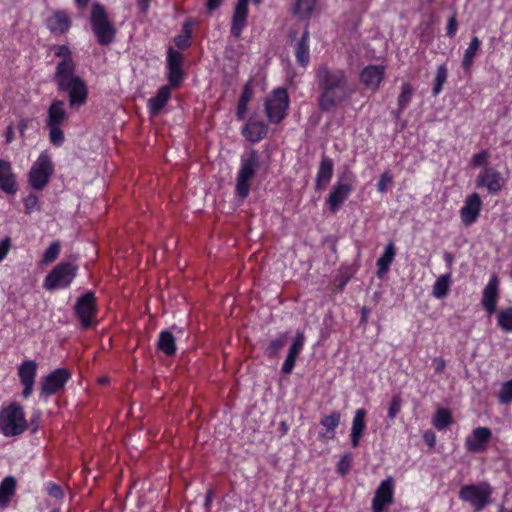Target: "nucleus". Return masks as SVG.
<instances>
[{"mask_svg":"<svg viewBox=\"0 0 512 512\" xmlns=\"http://www.w3.org/2000/svg\"><path fill=\"white\" fill-rule=\"evenodd\" d=\"M316 81L320 90L318 105L325 112L334 111L354 93L342 69L321 66L316 72Z\"/></svg>","mask_w":512,"mask_h":512,"instance_id":"obj_1","label":"nucleus"},{"mask_svg":"<svg viewBox=\"0 0 512 512\" xmlns=\"http://www.w3.org/2000/svg\"><path fill=\"white\" fill-rule=\"evenodd\" d=\"M55 81L59 90L68 94L71 107L82 106L86 103L87 86L83 79L75 74V69L70 62L57 64Z\"/></svg>","mask_w":512,"mask_h":512,"instance_id":"obj_2","label":"nucleus"},{"mask_svg":"<svg viewBox=\"0 0 512 512\" xmlns=\"http://www.w3.org/2000/svg\"><path fill=\"white\" fill-rule=\"evenodd\" d=\"M27 428V421L22 408L12 404L0 412V432L6 437L17 436Z\"/></svg>","mask_w":512,"mask_h":512,"instance_id":"obj_3","label":"nucleus"},{"mask_svg":"<svg viewBox=\"0 0 512 512\" xmlns=\"http://www.w3.org/2000/svg\"><path fill=\"white\" fill-rule=\"evenodd\" d=\"M54 173V165L52 158L47 151L40 153L38 158L33 162L29 173L28 181L35 190H42L50 181Z\"/></svg>","mask_w":512,"mask_h":512,"instance_id":"obj_4","label":"nucleus"},{"mask_svg":"<svg viewBox=\"0 0 512 512\" xmlns=\"http://www.w3.org/2000/svg\"><path fill=\"white\" fill-rule=\"evenodd\" d=\"M259 168V160L256 151H250L242 156L241 165L236 181L237 194L245 198L249 194L250 181Z\"/></svg>","mask_w":512,"mask_h":512,"instance_id":"obj_5","label":"nucleus"},{"mask_svg":"<svg viewBox=\"0 0 512 512\" xmlns=\"http://www.w3.org/2000/svg\"><path fill=\"white\" fill-rule=\"evenodd\" d=\"M77 266L66 262L60 263L45 277L43 287L53 291L67 288L76 277Z\"/></svg>","mask_w":512,"mask_h":512,"instance_id":"obj_6","label":"nucleus"},{"mask_svg":"<svg viewBox=\"0 0 512 512\" xmlns=\"http://www.w3.org/2000/svg\"><path fill=\"white\" fill-rule=\"evenodd\" d=\"M355 175L352 172H346L338 177L337 182L332 187L326 203L332 212H337L342 204L348 199L353 191Z\"/></svg>","mask_w":512,"mask_h":512,"instance_id":"obj_7","label":"nucleus"},{"mask_svg":"<svg viewBox=\"0 0 512 512\" xmlns=\"http://www.w3.org/2000/svg\"><path fill=\"white\" fill-rule=\"evenodd\" d=\"M289 96L284 88L274 89L265 101V112L271 123H279L286 116Z\"/></svg>","mask_w":512,"mask_h":512,"instance_id":"obj_8","label":"nucleus"},{"mask_svg":"<svg viewBox=\"0 0 512 512\" xmlns=\"http://www.w3.org/2000/svg\"><path fill=\"white\" fill-rule=\"evenodd\" d=\"M93 31L101 45H107L114 39L115 29L107 18L102 6L94 4L91 11Z\"/></svg>","mask_w":512,"mask_h":512,"instance_id":"obj_9","label":"nucleus"},{"mask_svg":"<svg viewBox=\"0 0 512 512\" xmlns=\"http://www.w3.org/2000/svg\"><path fill=\"white\" fill-rule=\"evenodd\" d=\"M492 494L491 486L486 483L463 486L459 491V498L469 503L475 510H482L488 503Z\"/></svg>","mask_w":512,"mask_h":512,"instance_id":"obj_10","label":"nucleus"},{"mask_svg":"<svg viewBox=\"0 0 512 512\" xmlns=\"http://www.w3.org/2000/svg\"><path fill=\"white\" fill-rule=\"evenodd\" d=\"M70 377V372L64 368L52 371L41 380L40 396L47 398L60 392L65 387Z\"/></svg>","mask_w":512,"mask_h":512,"instance_id":"obj_11","label":"nucleus"},{"mask_svg":"<svg viewBox=\"0 0 512 512\" xmlns=\"http://www.w3.org/2000/svg\"><path fill=\"white\" fill-rule=\"evenodd\" d=\"M476 187L486 189L491 195L498 194L506 181L502 174L493 167H485L476 178Z\"/></svg>","mask_w":512,"mask_h":512,"instance_id":"obj_12","label":"nucleus"},{"mask_svg":"<svg viewBox=\"0 0 512 512\" xmlns=\"http://www.w3.org/2000/svg\"><path fill=\"white\" fill-rule=\"evenodd\" d=\"M395 482L392 477L383 480L375 491L372 500V512H385L386 507L394 501Z\"/></svg>","mask_w":512,"mask_h":512,"instance_id":"obj_13","label":"nucleus"},{"mask_svg":"<svg viewBox=\"0 0 512 512\" xmlns=\"http://www.w3.org/2000/svg\"><path fill=\"white\" fill-rule=\"evenodd\" d=\"M75 310L82 326L84 328L91 326L95 314V299L93 293L87 292L81 296L76 303Z\"/></svg>","mask_w":512,"mask_h":512,"instance_id":"obj_14","label":"nucleus"},{"mask_svg":"<svg viewBox=\"0 0 512 512\" xmlns=\"http://www.w3.org/2000/svg\"><path fill=\"white\" fill-rule=\"evenodd\" d=\"M482 201L477 193L468 195L464 205L460 210L461 221L465 226H470L476 222L480 215Z\"/></svg>","mask_w":512,"mask_h":512,"instance_id":"obj_15","label":"nucleus"},{"mask_svg":"<svg viewBox=\"0 0 512 512\" xmlns=\"http://www.w3.org/2000/svg\"><path fill=\"white\" fill-rule=\"evenodd\" d=\"M36 371L37 363L34 360L24 361L19 367L18 375L24 386L23 396L25 398H28L33 392Z\"/></svg>","mask_w":512,"mask_h":512,"instance_id":"obj_16","label":"nucleus"},{"mask_svg":"<svg viewBox=\"0 0 512 512\" xmlns=\"http://www.w3.org/2000/svg\"><path fill=\"white\" fill-rule=\"evenodd\" d=\"M499 282L496 276H492L483 290L481 304L487 311L488 315H492L496 311L499 299L498 292Z\"/></svg>","mask_w":512,"mask_h":512,"instance_id":"obj_17","label":"nucleus"},{"mask_svg":"<svg viewBox=\"0 0 512 512\" xmlns=\"http://www.w3.org/2000/svg\"><path fill=\"white\" fill-rule=\"evenodd\" d=\"M385 67L380 65H369L360 74V81L368 89L377 90L384 78Z\"/></svg>","mask_w":512,"mask_h":512,"instance_id":"obj_18","label":"nucleus"},{"mask_svg":"<svg viewBox=\"0 0 512 512\" xmlns=\"http://www.w3.org/2000/svg\"><path fill=\"white\" fill-rule=\"evenodd\" d=\"M491 438V431L486 427L476 428L466 439V447L470 452H482Z\"/></svg>","mask_w":512,"mask_h":512,"instance_id":"obj_19","label":"nucleus"},{"mask_svg":"<svg viewBox=\"0 0 512 512\" xmlns=\"http://www.w3.org/2000/svg\"><path fill=\"white\" fill-rule=\"evenodd\" d=\"M0 190L7 194H15L17 191L16 176L11 163L3 159L0 160Z\"/></svg>","mask_w":512,"mask_h":512,"instance_id":"obj_20","label":"nucleus"},{"mask_svg":"<svg viewBox=\"0 0 512 512\" xmlns=\"http://www.w3.org/2000/svg\"><path fill=\"white\" fill-rule=\"evenodd\" d=\"M167 66L171 85H178L182 80V56L173 48L168 50Z\"/></svg>","mask_w":512,"mask_h":512,"instance_id":"obj_21","label":"nucleus"},{"mask_svg":"<svg viewBox=\"0 0 512 512\" xmlns=\"http://www.w3.org/2000/svg\"><path fill=\"white\" fill-rule=\"evenodd\" d=\"M248 0H238L234 9L231 33L238 37L247 22Z\"/></svg>","mask_w":512,"mask_h":512,"instance_id":"obj_22","label":"nucleus"},{"mask_svg":"<svg viewBox=\"0 0 512 512\" xmlns=\"http://www.w3.org/2000/svg\"><path fill=\"white\" fill-rule=\"evenodd\" d=\"M366 414V410L363 408L357 409L354 413L350 434L351 445L354 448L359 446L360 439L366 429Z\"/></svg>","mask_w":512,"mask_h":512,"instance_id":"obj_23","label":"nucleus"},{"mask_svg":"<svg viewBox=\"0 0 512 512\" xmlns=\"http://www.w3.org/2000/svg\"><path fill=\"white\" fill-rule=\"evenodd\" d=\"M333 167L332 160L327 156H323L316 175L317 190H324L328 186L333 176Z\"/></svg>","mask_w":512,"mask_h":512,"instance_id":"obj_24","label":"nucleus"},{"mask_svg":"<svg viewBox=\"0 0 512 512\" xmlns=\"http://www.w3.org/2000/svg\"><path fill=\"white\" fill-rule=\"evenodd\" d=\"M70 18L64 11H56L47 19V26L53 33L64 34L70 28Z\"/></svg>","mask_w":512,"mask_h":512,"instance_id":"obj_25","label":"nucleus"},{"mask_svg":"<svg viewBox=\"0 0 512 512\" xmlns=\"http://www.w3.org/2000/svg\"><path fill=\"white\" fill-rule=\"evenodd\" d=\"M67 113L65 110V105L60 100H55L51 103L47 111V126H61L62 123L66 120Z\"/></svg>","mask_w":512,"mask_h":512,"instance_id":"obj_26","label":"nucleus"},{"mask_svg":"<svg viewBox=\"0 0 512 512\" xmlns=\"http://www.w3.org/2000/svg\"><path fill=\"white\" fill-rule=\"evenodd\" d=\"M295 56L299 64L306 66L310 60L309 32L305 30L295 46Z\"/></svg>","mask_w":512,"mask_h":512,"instance_id":"obj_27","label":"nucleus"},{"mask_svg":"<svg viewBox=\"0 0 512 512\" xmlns=\"http://www.w3.org/2000/svg\"><path fill=\"white\" fill-rule=\"evenodd\" d=\"M243 134L249 141L257 142L267 134V126L262 121H252L243 128Z\"/></svg>","mask_w":512,"mask_h":512,"instance_id":"obj_28","label":"nucleus"},{"mask_svg":"<svg viewBox=\"0 0 512 512\" xmlns=\"http://www.w3.org/2000/svg\"><path fill=\"white\" fill-rule=\"evenodd\" d=\"M341 421V413L333 411L331 414L324 416L320 423L325 428L326 432L322 434V437L331 440L335 438V430L339 426Z\"/></svg>","mask_w":512,"mask_h":512,"instance_id":"obj_29","label":"nucleus"},{"mask_svg":"<svg viewBox=\"0 0 512 512\" xmlns=\"http://www.w3.org/2000/svg\"><path fill=\"white\" fill-rule=\"evenodd\" d=\"M481 41L477 36H473L468 47L465 49L462 59V67L465 71H469L474 63V58L479 52Z\"/></svg>","mask_w":512,"mask_h":512,"instance_id":"obj_30","label":"nucleus"},{"mask_svg":"<svg viewBox=\"0 0 512 512\" xmlns=\"http://www.w3.org/2000/svg\"><path fill=\"white\" fill-rule=\"evenodd\" d=\"M171 95L170 87L163 86L159 89L157 95L149 99L148 107L152 114H157L167 103Z\"/></svg>","mask_w":512,"mask_h":512,"instance_id":"obj_31","label":"nucleus"},{"mask_svg":"<svg viewBox=\"0 0 512 512\" xmlns=\"http://www.w3.org/2000/svg\"><path fill=\"white\" fill-rule=\"evenodd\" d=\"M395 246L393 243H389L381 255V257L377 260V267H378V276L382 277L387 273L389 270V267L391 263L394 260L395 257Z\"/></svg>","mask_w":512,"mask_h":512,"instance_id":"obj_32","label":"nucleus"},{"mask_svg":"<svg viewBox=\"0 0 512 512\" xmlns=\"http://www.w3.org/2000/svg\"><path fill=\"white\" fill-rule=\"evenodd\" d=\"M158 349L170 356L176 351L175 337L170 330L162 331L157 342Z\"/></svg>","mask_w":512,"mask_h":512,"instance_id":"obj_33","label":"nucleus"},{"mask_svg":"<svg viewBox=\"0 0 512 512\" xmlns=\"http://www.w3.org/2000/svg\"><path fill=\"white\" fill-rule=\"evenodd\" d=\"M317 0H296L292 13L299 19H308L316 5Z\"/></svg>","mask_w":512,"mask_h":512,"instance_id":"obj_34","label":"nucleus"},{"mask_svg":"<svg viewBox=\"0 0 512 512\" xmlns=\"http://www.w3.org/2000/svg\"><path fill=\"white\" fill-rule=\"evenodd\" d=\"M16 481L13 477H5L0 484V506L5 507L15 492Z\"/></svg>","mask_w":512,"mask_h":512,"instance_id":"obj_35","label":"nucleus"},{"mask_svg":"<svg viewBox=\"0 0 512 512\" xmlns=\"http://www.w3.org/2000/svg\"><path fill=\"white\" fill-rule=\"evenodd\" d=\"M450 285H451V274L450 273L443 274V275L439 276L433 285V290H432L433 296L437 299H442V298L446 297V295L448 294Z\"/></svg>","mask_w":512,"mask_h":512,"instance_id":"obj_36","label":"nucleus"},{"mask_svg":"<svg viewBox=\"0 0 512 512\" xmlns=\"http://www.w3.org/2000/svg\"><path fill=\"white\" fill-rule=\"evenodd\" d=\"M452 421V416L449 410L441 408L436 411L432 418V424L437 430L445 429Z\"/></svg>","mask_w":512,"mask_h":512,"instance_id":"obj_37","label":"nucleus"},{"mask_svg":"<svg viewBox=\"0 0 512 512\" xmlns=\"http://www.w3.org/2000/svg\"><path fill=\"white\" fill-rule=\"evenodd\" d=\"M414 89L409 83L401 86V93L398 96V109L402 112L410 103Z\"/></svg>","mask_w":512,"mask_h":512,"instance_id":"obj_38","label":"nucleus"},{"mask_svg":"<svg viewBox=\"0 0 512 512\" xmlns=\"http://www.w3.org/2000/svg\"><path fill=\"white\" fill-rule=\"evenodd\" d=\"M253 95V91L249 85H246L243 89V92L241 94L238 107H237V116L239 118H242L244 114L246 113L247 105L249 101L251 100Z\"/></svg>","mask_w":512,"mask_h":512,"instance_id":"obj_39","label":"nucleus"},{"mask_svg":"<svg viewBox=\"0 0 512 512\" xmlns=\"http://www.w3.org/2000/svg\"><path fill=\"white\" fill-rule=\"evenodd\" d=\"M498 325L505 332H512V307H508L498 314Z\"/></svg>","mask_w":512,"mask_h":512,"instance_id":"obj_40","label":"nucleus"},{"mask_svg":"<svg viewBox=\"0 0 512 512\" xmlns=\"http://www.w3.org/2000/svg\"><path fill=\"white\" fill-rule=\"evenodd\" d=\"M305 343V336L303 332L298 331L293 338L292 344L289 348L288 355H292L293 357H298L300 352L302 351Z\"/></svg>","mask_w":512,"mask_h":512,"instance_id":"obj_41","label":"nucleus"},{"mask_svg":"<svg viewBox=\"0 0 512 512\" xmlns=\"http://www.w3.org/2000/svg\"><path fill=\"white\" fill-rule=\"evenodd\" d=\"M49 129V140L55 146H61L64 143L65 136L61 126H47Z\"/></svg>","mask_w":512,"mask_h":512,"instance_id":"obj_42","label":"nucleus"},{"mask_svg":"<svg viewBox=\"0 0 512 512\" xmlns=\"http://www.w3.org/2000/svg\"><path fill=\"white\" fill-rule=\"evenodd\" d=\"M498 398L502 404H509L512 402V380L505 382L501 386Z\"/></svg>","mask_w":512,"mask_h":512,"instance_id":"obj_43","label":"nucleus"},{"mask_svg":"<svg viewBox=\"0 0 512 512\" xmlns=\"http://www.w3.org/2000/svg\"><path fill=\"white\" fill-rule=\"evenodd\" d=\"M60 253V245L57 242L52 243L44 252L42 263L49 264L53 262Z\"/></svg>","mask_w":512,"mask_h":512,"instance_id":"obj_44","label":"nucleus"},{"mask_svg":"<svg viewBox=\"0 0 512 512\" xmlns=\"http://www.w3.org/2000/svg\"><path fill=\"white\" fill-rule=\"evenodd\" d=\"M285 344V337H280V338H277V339H273L268 347L266 348V353L269 355V356H276L277 353L283 348Z\"/></svg>","mask_w":512,"mask_h":512,"instance_id":"obj_45","label":"nucleus"},{"mask_svg":"<svg viewBox=\"0 0 512 512\" xmlns=\"http://www.w3.org/2000/svg\"><path fill=\"white\" fill-rule=\"evenodd\" d=\"M402 406V400L400 396L394 395L390 401V405L388 408V416L390 419H394L397 414L400 412Z\"/></svg>","mask_w":512,"mask_h":512,"instance_id":"obj_46","label":"nucleus"},{"mask_svg":"<svg viewBox=\"0 0 512 512\" xmlns=\"http://www.w3.org/2000/svg\"><path fill=\"white\" fill-rule=\"evenodd\" d=\"M55 55L57 57L62 58V60L59 63L70 62L73 65V67L75 68V63L71 57V52L67 46H65V45L58 46L56 48Z\"/></svg>","mask_w":512,"mask_h":512,"instance_id":"obj_47","label":"nucleus"},{"mask_svg":"<svg viewBox=\"0 0 512 512\" xmlns=\"http://www.w3.org/2000/svg\"><path fill=\"white\" fill-rule=\"evenodd\" d=\"M489 158H490V154L488 153V151L483 150V151L473 155V157L471 159V163L474 166H485L488 163Z\"/></svg>","mask_w":512,"mask_h":512,"instance_id":"obj_48","label":"nucleus"},{"mask_svg":"<svg viewBox=\"0 0 512 512\" xmlns=\"http://www.w3.org/2000/svg\"><path fill=\"white\" fill-rule=\"evenodd\" d=\"M351 463H352V457L349 454L343 455L338 463V466H337L338 472L341 475H345L349 471V469L351 467Z\"/></svg>","mask_w":512,"mask_h":512,"instance_id":"obj_49","label":"nucleus"},{"mask_svg":"<svg viewBox=\"0 0 512 512\" xmlns=\"http://www.w3.org/2000/svg\"><path fill=\"white\" fill-rule=\"evenodd\" d=\"M392 176L389 172H384L379 179L377 184L378 191L384 193L387 190V186L391 183Z\"/></svg>","mask_w":512,"mask_h":512,"instance_id":"obj_50","label":"nucleus"},{"mask_svg":"<svg viewBox=\"0 0 512 512\" xmlns=\"http://www.w3.org/2000/svg\"><path fill=\"white\" fill-rule=\"evenodd\" d=\"M26 211L31 213L38 208V198L35 195H29L24 200Z\"/></svg>","mask_w":512,"mask_h":512,"instance_id":"obj_51","label":"nucleus"},{"mask_svg":"<svg viewBox=\"0 0 512 512\" xmlns=\"http://www.w3.org/2000/svg\"><path fill=\"white\" fill-rule=\"evenodd\" d=\"M11 248V240L5 237L0 242V262L5 259Z\"/></svg>","mask_w":512,"mask_h":512,"instance_id":"obj_52","label":"nucleus"},{"mask_svg":"<svg viewBox=\"0 0 512 512\" xmlns=\"http://www.w3.org/2000/svg\"><path fill=\"white\" fill-rule=\"evenodd\" d=\"M47 492L49 496L56 498V499H62L63 498V491L62 489L53 483H48L47 485Z\"/></svg>","mask_w":512,"mask_h":512,"instance_id":"obj_53","label":"nucleus"},{"mask_svg":"<svg viewBox=\"0 0 512 512\" xmlns=\"http://www.w3.org/2000/svg\"><path fill=\"white\" fill-rule=\"evenodd\" d=\"M448 71L445 65H440L437 68L435 82L439 84H444L447 80Z\"/></svg>","mask_w":512,"mask_h":512,"instance_id":"obj_54","label":"nucleus"},{"mask_svg":"<svg viewBox=\"0 0 512 512\" xmlns=\"http://www.w3.org/2000/svg\"><path fill=\"white\" fill-rule=\"evenodd\" d=\"M295 362H296V357H293L292 355L287 354V357L282 365V371L286 374L290 373L295 366Z\"/></svg>","mask_w":512,"mask_h":512,"instance_id":"obj_55","label":"nucleus"},{"mask_svg":"<svg viewBox=\"0 0 512 512\" xmlns=\"http://www.w3.org/2000/svg\"><path fill=\"white\" fill-rule=\"evenodd\" d=\"M457 31V20L455 16H452L448 20L447 24V35L449 37H454Z\"/></svg>","mask_w":512,"mask_h":512,"instance_id":"obj_56","label":"nucleus"},{"mask_svg":"<svg viewBox=\"0 0 512 512\" xmlns=\"http://www.w3.org/2000/svg\"><path fill=\"white\" fill-rule=\"evenodd\" d=\"M189 38H190V35L189 33L185 34V35H180V36H177L175 38V44L179 47V48H186L189 46L190 42H189Z\"/></svg>","mask_w":512,"mask_h":512,"instance_id":"obj_57","label":"nucleus"},{"mask_svg":"<svg viewBox=\"0 0 512 512\" xmlns=\"http://www.w3.org/2000/svg\"><path fill=\"white\" fill-rule=\"evenodd\" d=\"M423 438L425 440V442L430 446V447H433L435 445V442H436V436L433 432L431 431H426L423 435Z\"/></svg>","mask_w":512,"mask_h":512,"instance_id":"obj_58","label":"nucleus"},{"mask_svg":"<svg viewBox=\"0 0 512 512\" xmlns=\"http://www.w3.org/2000/svg\"><path fill=\"white\" fill-rule=\"evenodd\" d=\"M137 1V5L140 9V11L142 13H147L149 7H150V3H151V0H136Z\"/></svg>","mask_w":512,"mask_h":512,"instance_id":"obj_59","label":"nucleus"},{"mask_svg":"<svg viewBox=\"0 0 512 512\" xmlns=\"http://www.w3.org/2000/svg\"><path fill=\"white\" fill-rule=\"evenodd\" d=\"M433 364L435 366L436 372L442 371L445 367V361L442 358L433 359Z\"/></svg>","mask_w":512,"mask_h":512,"instance_id":"obj_60","label":"nucleus"},{"mask_svg":"<svg viewBox=\"0 0 512 512\" xmlns=\"http://www.w3.org/2000/svg\"><path fill=\"white\" fill-rule=\"evenodd\" d=\"M223 0H207V7L210 11L217 9Z\"/></svg>","mask_w":512,"mask_h":512,"instance_id":"obj_61","label":"nucleus"},{"mask_svg":"<svg viewBox=\"0 0 512 512\" xmlns=\"http://www.w3.org/2000/svg\"><path fill=\"white\" fill-rule=\"evenodd\" d=\"M443 85L444 84H439V83L435 82V85H434V88H433V95L434 96H437L442 91Z\"/></svg>","mask_w":512,"mask_h":512,"instance_id":"obj_62","label":"nucleus"},{"mask_svg":"<svg viewBox=\"0 0 512 512\" xmlns=\"http://www.w3.org/2000/svg\"><path fill=\"white\" fill-rule=\"evenodd\" d=\"M75 1L77 3V6L81 9H84L89 2V0H75Z\"/></svg>","mask_w":512,"mask_h":512,"instance_id":"obj_63","label":"nucleus"},{"mask_svg":"<svg viewBox=\"0 0 512 512\" xmlns=\"http://www.w3.org/2000/svg\"><path fill=\"white\" fill-rule=\"evenodd\" d=\"M444 257H445V260H446V262L448 263V265H451V264H452V262H453V258H452V256H451L450 254H448V253H447V254H445V256H444Z\"/></svg>","mask_w":512,"mask_h":512,"instance_id":"obj_64","label":"nucleus"}]
</instances>
